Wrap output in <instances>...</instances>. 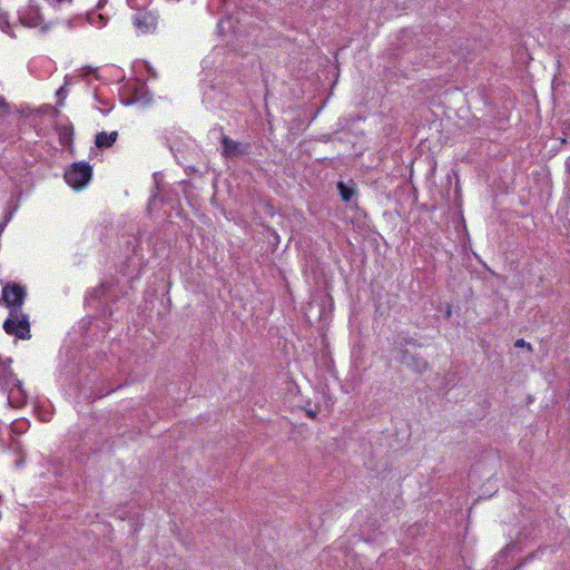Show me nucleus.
<instances>
[{
    "label": "nucleus",
    "instance_id": "7",
    "mask_svg": "<svg viewBox=\"0 0 570 570\" xmlns=\"http://www.w3.org/2000/svg\"><path fill=\"white\" fill-rule=\"evenodd\" d=\"M134 24L141 32L147 33L156 29V17L146 11L137 12L132 18Z\"/></svg>",
    "mask_w": 570,
    "mask_h": 570
},
{
    "label": "nucleus",
    "instance_id": "12",
    "mask_svg": "<svg viewBox=\"0 0 570 570\" xmlns=\"http://www.w3.org/2000/svg\"><path fill=\"white\" fill-rule=\"evenodd\" d=\"M401 343L404 344V348H406V345L420 346V344L413 337L410 336L401 337L399 341V347H401Z\"/></svg>",
    "mask_w": 570,
    "mask_h": 570
},
{
    "label": "nucleus",
    "instance_id": "3",
    "mask_svg": "<svg viewBox=\"0 0 570 570\" xmlns=\"http://www.w3.org/2000/svg\"><path fill=\"white\" fill-rule=\"evenodd\" d=\"M26 295L24 288L19 284H8L2 288V298L10 312L14 308L21 309Z\"/></svg>",
    "mask_w": 570,
    "mask_h": 570
},
{
    "label": "nucleus",
    "instance_id": "1",
    "mask_svg": "<svg viewBox=\"0 0 570 570\" xmlns=\"http://www.w3.org/2000/svg\"><path fill=\"white\" fill-rule=\"evenodd\" d=\"M3 330L7 334L14 335L20 340H27L31 336L28 315L18 308L9 312V317L3 323Z\"/></svg>",
    "mask_w": 570,
    "mask_h": 570
},
{
    "label": "nucleus",
    "instance_id": "11",
    "mask_svg": "<svg viewBox=\"0 0 570 570\" xmlns=\"http://www.w3.org/2000/svg\"><path fill=\"white\" fill-rule=\"evenodd\" d=\"M72 136V128L71 127H63L59 132L60 141L65 145L68 140L71 139Z\"/></svg>",
    "mask_w": 570,
    "mask_h": 570
},
{
    "label": "nucleus",
    "instance_id": "17",
    "mask_svg": "<svg viewBox=\"0 0 570 570\" xmlns=\"http://www.w3.org/2000/svg\"><path fill=\"white\" fill-rule=\"evenodd\" d=\"M10 217H11V214H8V215L4 216V220L0 224V232L3 230L7 222L10 219Z\"/></svg>",
    "mask_w": 570,
    "mask_h": 570
},
{
    "label": "nucleus",
    "instance_id": "13",
    "mask_svg": "<svg viewBox=\"0 0 570 570\" xmlns=\"http://www.w3.org/2000/svg\"><path fill=\"white\" fill-rule=\"evenodd\" d=\"M0 28L2 31H6V32H8L9 28H10V22H9L7 13L0 14Z\"/></svg>",
    "mask_w": 570,
    "mask_h": 570
},
{
    "label": "nucleus",
    "instance_id": "10",
    "mask_svg": "<svg viewBox=\"0 0 570 570\" xmlns=\"http://www.w3.org/2000/svg\"><path fill=\"white\" fill-rule=\"evenodd\" d=\"M134 101L141 102L144 105L149 104L151 101V95L145 89L144 86L135 90L134 92Z\"/></svg>",
    "mask_w": 570,
    "mask_h": 570
},
{
    "label": "nucleus",
    "instance_id": "9",
    "mask_svg": "<svg viewBox=\"0 0 570 570\" xmlns=\"http://www.w3.org/2000/svg\"><path fill=\"white\" fill-rule=\"evenodd\" d=\"M337 189L340 191V196L342 198L343 202L345 203H348L352 200V198L354 197L355 195V189L353 186H350L343 181H340L337 184Z\"/></svg>",
    "mask_w": 570,
    "mask_h": 570
},
{
    "label": "nucleus",
    "instance_id": "4",
    "mask_svg": "<svg viewBox=\"0 0 570 570\" xmlns=\"http://www.w3.org/2000/svg\"><path fill=\"white\" fill-rule=\"evenodd\" d=\"M399 352H400L401 363H403L407 367L412 368L413 371H415L417 373H423L428 370L429 364L424 360V357H422L419 354H413L407 348H404L403 343H401V347H399Z\"/></svg>",
    "mask_w": 570,
    "mask_h": 570
},
{
    "label": "nucleus",
    "instance_id": "5",
    "mask_svg": "<svg viewBox=\"0 0 570 570\" xmlns=\"http://www.w3.org/2000/svg\"><path fill=\"white\" fill-rule=\"evenodd\" d=\"M19 22L27 27H37L42 22L39 8L32 0L23 8L18 10Z\"/></svg>",
    "mask_w": 570,
    "mask_h": 570
},
{
    "label": "nucleus",
    "instance_id": "19",
    "mask_svg": "<svg viewBox=\"0 0 570 570\" xmlns=\"http://www.w3.org/2000/svg\"><path fill=\"white\" fill-rule=\"evenodd\" d=\"M12 377H13V373L11 371H8V373H6V375H4L6 382H9L10 379H12Z\"/></svg>",
    "mask_w": 570,
    "mask_h": 570
},
{
    "label": "nucleus",
    "instance_id": "20",
    "mask_svg": "<svg viewBox=\"0 0 570 570\" xmlns=\"http://www.w3.org/2000/svg\"><path fill=\"white\" fill-rule=\"evenodd\" d=\"M306 414H307V416H309V417H312V419H315V417H316V412H315V411H313V410H307V411H306Z\"/></svg>",
    "mask_w": 570,
    "mask_h": 570
},
{
    "label": "nucleus",
    "instance_id": "14",
    "mask_svg": "<svg viewBox=\"0 0 570 570\" xmlns=\"http://www.w3.org/2000/svg\"><path fill=\"white\" fill-rule=\"evenodd\" d=\"M515 347H527L529 351H532V347L529 343H527L523 338L517 340L514 343Z\"/></svg>",
    "mask_w": 570,
    "mask_h": 570
},
{
    "label": "nucleus",
    "instance_id": "6",
    "mask_svg": "<svg viewBox=\"0 0 570 570\" xmlns=\"http://www.w3.org/2000/svg\"><path fill=\"white\" fill-rule=\"evenodd\" d=\"M223 146V155L226 158H236L247 154L248 146H244L238 141L230 139L228 136H223L220 139Z\"/></svg>",
    "mask_w": 570,
    "mask_h": 570
},
{
    "label": "nucleus",
    "instance_id": "15",
    "mask_svg": "<svg viewBox=\"0 0 570 570\" xmlns=\"http://www.w3.org/2000/svg\"><path fill=\"white\" fill-rule=\"evenodd\" d=\"M12 446H13L14 451L21 455V459L18 460L17 463H16L17 466H20L22 464V462H23L22 451H21L19 444H17V443L13 444Z\"/></svg>",
    "mask_w": 570,
    "mask_h": 570
},
{
    "label": "nucleus",
    "instance_id": "16",
    "mask_svg": "<svg viewBox=\"0 0 570 570\" xmlns=\"http://www.w3.org/2000/svg\"><path fill=\"white\" fill-rule=\"evenodd\" d=\"M7 108H8V104H7L6 99L3 97H0V109H3L4 111H7Z\"/></svg>",
    "mask_w": 570,
    "mask_h": 570
},
{
    "label": "nucleus",
    "instance_id": "18",
    "mask_svg": "<svg viewBox=\"0 0 570 570\" xmlns=\"http://www.w3.org/2000/svg\"><path fill=\"white\" fill-rule=\"evenodd\" d=\"M57 96L62 99L65 98V87H61L58 91H57Z\"/></svg>",
    "mask_w": 570,
    "mask_h": 570
},
{
    "label": "nucleus",
    "instance_id": "2",
    "mask_svg": "<svg viewBox=\"0 0 570 570\" xmlns=\"http://www.w3.org/2000/svg\"><path fill=\"white\" fill-rule=\"evenodd\" d=\"M92 177V168L87 163H75L65 173L68 185L75 189L85 187Z\"/></svg>",
    "mask_w": 570,
    "mask_h": 570
},
{
    "label": "nucleus",
    "instance_id": "8",
    "mask_svg": "<svg viewBox=\"0 0 570 570\" xmlns=\"http://www.w3.org/2000/svg\"><path fill=\"white\" fill-rule=\"evenodd\" d=\"M117 138V131H112L110 134L101 131L96 135L95 145L99 149L109 148L116 142Z\"/></svg>",
    "mask_w": 570,
    "mask_h": 570
}]
</instances>
